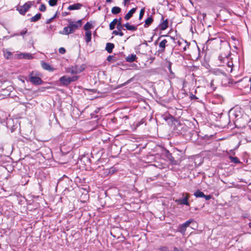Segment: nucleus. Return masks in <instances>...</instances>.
<instances>
[{
  "label": "nucleus",
  "instance_id": "nucleus-1",
  "mask_svg": "<svg viewBox=\"0 0 251 251\" xmlns=\"http://www.w3.org/2000/svg\"><path fill=\"white\" fill-rule=\"evenodd\" d=\"M82 25V20H79L76 22L70 21L67 26L64 27L62 31H60L59 33L62 35H69L73 33Z\"/></svg>",
  "mask_w": 251,
  "mask_h": 251
},
{
  "label": "nucleus",
  "instance_id": "nucleus-2",
  "mask_svg": "<svg viewBox=\"0 0 251 251\" xmlns=\"http://www.w3.org/2000/svg\"><path fill=\"white\" fill-rule=\"evenodd\" d=\"M29 80L36 85H40L43 83L39 74L36 72H32L29 75Z\"/></svg>",
  "mask_w": 251,
  "mask_h": 251
},
{
  "label": "nucleus",
  "instance_id": "nucleus-3",
  "mask_svg": "<svg viewBox=\"0 0 251 251\" xmlns=\"http://www.w3.org/2000/svg\"><path fill=\"white\" fill-rule=\"evenodd\" d=\"M34 1H28L25 2L23 5L19 6L17 8V10L21 15H25L26 12L30 9V8L33 5Z\"/></svg>",
  "mask_w": 251,
  "mask_h": 251
},
{
  "label": "nucleus",
  "instance_id": "nucleus-4",
  "mask_svg": "<svg viewBox=\"0 0 251 251\" xmlns=\"http://www.w3.org/2000/svg\"><path fill=\"white\" fill-rule=\"evenodd\" d=\"M78 79V76H74L72 77H68L67 76H63L59 79V81L62 85L67 86L72 82L76 81Z\"/></svg>",
  "mask_w": 251,
  "mask_h": 251
},
{
  "label": "nucleus",
  "instance_id": "nucleus-5",
  "mask_svg": "<svg viewBox=\"0 0 251 251\" xmlns=\"http://www.w3.org/2000/svg\"><path fill=\"white\" fill-rule=\"evenodd\" d=\"M182 195L183 198L176 200L175 202L179 205H189V202L188 201L190 196L189 194L188 193H183Z\"/></svg>",
  "mask_w": 251,
  "mask_h": 251
},
{
  "label": "nucleus",
  "instance_id": "nucleus-6",
  "mask_svg": "<svg viewBox=\"0 0 251 251\" xmlns=\"http://www.w3.org/2000/svg\"><path fill=\"white\" fill-rule=\"evenodd\" d=\"M192 221L193 220L190 219L183 224L180 225L178 227V231L180 232L182 235H184L186 230V228L189 226Z\"/></svg>",
  "mask_w": 251,
  "mask_h": 251
},
{
  "label": "nucleus",
  "instance_id": "nucleus-7",
  "mask_svg": "<svg viewBox=\"0 0 251 251\" xmlns=\"http://www.w3.org/2000/svg\"><path fill=\"white\" fill-rule=\"evenodd\" d=\"M85 69L83 65L80 66H75L69 69V72L72 74H77L83 71Z\"/></svg>",
  "mask_w": 251,
  "mask_h": 251
},
{
  "label": "nucleus",
  "instance_id": "nucleus-8",
  "mask_svg": "<svg viewBox=\"0 0 251 251\" xmlns=\"http://www.w3.org/2000/svg\"><path fill=\"white\" fill-rule=\"evenodd\" d=\"M250 82V79L248 77H245L237 82V83L238 86L240 87V89H242V88L248 87L249 86Z\"/></svg>",
  "mask_w": 251,
  "mask_h": 251
},
{
  "label": "nucleus",
  "instance_id": "nucleus-9",
  "mask_svg": "<svg viewBox=\"0 0 251 251\" xmlns=\"http://www.w3.org/2000/svg\"><path fill=\"white\" fill-rule=\"evenodd\" d=\"M82 7V4L80 3H76L70 5L68 7L69 10H79Z\"/></svg>",
  "mask_w": 251,
  "mask_h": 251
},
{
  "label": "nucleus",
  "instance_id": "nucleus-10",
  "mask_svg": "<svg viewBox=\"0 0 251 251\" xmlns=\"http://www.w3.org/2000/svg\"><path fill=\"white\" fill-rule=\"evenodd\" d=\"M41 66L42 67L46 70H48L50 72H53L54 70V69L52 67L50 64L42 61L41 62Z\"/></svg>",
  "mask_w": 251,
  "mask_h": 251
},
{
  "label": "nucleus",
  "instance_id": "nucleus-11",
  "mask_svg": "<svg viewBox=\"0 0 251 251\" xmlns=\"http://www.w3.org/2000/svg\"><path fill=\"white\" fill-rule=\"evenodd\" d=\"M136 8H133L130 10L128 11V12L125 15V19L126 20H128L133 15V14L136 11Z\"/></svg>",
  "mask_w": 251,
  "mask_h": 251
},
{
  "label": "nucleus",
  "instance_id": "nucleus-12",
  "mask_svg": "<svg viewBox=\"0 0 251 251\" xmlns=\"http://www.w3.org/2000/svg\"><path fill=\"white\" fill-rule=\"evenodd\" d=\"M92 39V32L91 31H85V40L86 42L88 44Z\"/></svg>",
  "mask_w": 251,
  "mask_h": 251
},
{
  "label": "nucleus",
  "instance_id": "nucleus-13",
  "mask_svg": "<svg viewBox=\"0 0 251 251\" xmlns=\"http://www.w3.org/2000/svg\"><path fill=\"white\" fill-rule=\"evenodd\" d=\"M18 57L19 58L30 59L32 58V55L30 53H21L18 54Z\"/></svg>",
  "mask_w": 251,
  "mask_h": 251
},
{
  "label": "nucleus",
  "instance_id": "nucleus-14",
  "mask_svg": "<svg viewBox=\"0 0 251 251\" xmlns=\"http://www.w3.org/2000/svg\"><path fill=\"white\" fill-rule=\"evenodd\" d=\"M136 58V55L135 54H132L126 57V60L128 62H132L135 61Z\"/></svg>",
  "mask_w": 251,
  "mask_h": 251
},
{
  "label": "nucleus",
  "instance_id": "nucleus-15",
  "mask_svg": "<svg viewBox=\"0 0 251 251\" xmlns=\"http://www.w3.org/2000/svg\"><path fill=\"white\" fill-rule=\"evenodd\" d=\"M114 47V45L113 43H108L106 44L105 49L108 53H111Z\"/></svg>",
  "mask_w": 251,
  "mask_h": 251
},
{
  "label": "nucleus",
  "instance_id": "nucleus-16",
  "mask_svg": "<svg viewBox=\"0 0 251 251\" xmlns=\"http://www.w3.org/2000/svg\"><path fill=\"white\" fill-rule=\"evenodd\" d=\"M167 43V41L166 39H164L160 42L159 44V47L161 49L160 50L161 51H164L165 50L166 45Z\"/></svg>",
  "mask_w": 251,
  "mask_h": 251
},
{
  "label": "nucleus",
  "instance_id": "nucleus-17",
  "mask_svg": "<svg viewBox=\"0 0 251 251\" xmlns=\"http://www.w3.org/2000/svg\"><path fill=\"white\" fill-rule=\"evenodd\" d=\"M124 26L126 27V28L130 31H135L137 29V27L130 25L128 23H126Z\"/></svg>",
  "mask_w": 251,
  "mask_h": 251
},
{
  "label": "nucleus",
  "instance_id": "nucleus-18",
  "mask_svg": "<svg viewBox=\"0 0 251 251\" xmlns=\"http://www.w3.org/2000/svg\"><path fill=\"white\" fill-rule=\"evenodd\" d=\"M153 21V20L152 17H150L148 18L145 22V24L144 25V27H148L152 23Z\"/></svg>",
  "mask_w": 251,
  "mask_h": 251
},
{
  "label": "nucleus",
  "instance_id": "nucleus-19",
  "mask_svg": "<svg viewBox=\"0 0 251 251\" xmlns=\"http://www.w3.org/2000/svg\"><path fill=\"white\" fill-rule=\"evenodd\" d=\"M41 14L40 13L36 14L34 16L30 18V21L35 22L40 19Z\"/></svg>",
  "mask_w": 251,
  "mask_h": 251
},
{
  "label": "nucleus",
  "instance_id": "nucleus-20",
  "mask_svg": "<svg viewBox=\"0 0 251 251\" xmlns=\"http://www.w3.org/2000/svg\"><path fill=\"white\" fill-rule=\"evenodd\" d=\"M118 20L117 19H114L109 24V28L110 30H113L115 28V25L117 24Z\"/></svg>",
  "mask_w": 251,
  "mask_h": 251
},
{
  "label": "nucleus",
  "instance_id": "nucleus-21",
  "mask_svg": "<svg viewBox=\"0 0 251 251\" xmlns=\"http://www.w3.org/2000/svg\"><path fill=\"white\" fill-rule=\"evenodd\" d=\"M194 195L196 198H203L205 196L204 193L199 190H197Z\"/></svg>",
  "mask_w": 251,
  "mask_h": 251
},
{
  "label": "nucleus",
  "instance_id": "nucleus-22",
  "mask_svg": "<svg viewBox=\"0 0 251 251\" xmlns=\"http://www.w3.org/2000/svg\"><path fill=\"white\" fill-rule=\"evenodd\" d=\"M121 11V8L119 7L115 6L112 8L111 12L113 14H119Z\"/></svg>",
  "mask_w": 251,
  "mask_h": 251
},
{
  "label": "nucleus",
  "instance_id": "nucleus-23",
  "mask_svg": "<svg viewBox=\"0 0 251 251\" xmlns=\"http://www.w3.org/2000/svg\"><path fill=\"white\" fill-rule=\"evenodd\" d=\"M168 27V22L167 20L163 21L160 25V29L164 30H165Z\"/></svg>",
  "mask_w": 251,
  "mask_h": 251
},
{
  "label": "nucleus",
  "instance_id": "nucleus-24",
  "mask_svg": "<svg viewBox=\"0 0 251 251\" xmlns=\"http://www.w3.org/2000/svg\"><path fill=\"white\" fill-rule=\"evenodd\" d=\"M4 56L6 58L10 59L12 57V54L11 52L6 50L4 51Z\"/></svg>",
  "mask_w": 251,
  "mask_h": 251
},
{
  "label": "nucleus",
  "instance_id": "nucleus-25",
  "mask_svg": "<svg viewBox=\"0 0 251 251\" xmlns=\"http://www.w3.org/2000/svg\"><path fill=\"white\" fill-rule=\"evenodd\" d=\"M92 27V25L89 22H87L84 26V29L85 30V31H90L89 29H91Z\"/></svg>",
  "mask_w": 251,
  "mask_h": 251
},
{
  "label": "nucleus",
  "instance_id": "nucleus-26",
  "mask_svg": "<svg viewBox=\"0 0 251 251\" xmlns=\"http://www.w3.org/2000/svg\"><path fill=\"white\" fill-rule=\"evenodd\" d=\"M229 159L231 162H233L235 164H238L240 163V161L239 160L238 158L236 157L229 156Z\"/></svg>",
  "mask_w": 251,
  "mask_h": 251
},
{
  "label": "nucleus",
  "instance_id": "nucleus-27",
  "mask_svg": "<svg viewBox=\"0 0 251 251\" xmlns=\"http://www.w3.org/2000/svg\"><path fill=\"white\" fill-rule=\"evenodd\" d=\"M212 73L215 75H220L223 74V73L218 69H215L212 70Z\"/></svg>",
  "mask_w": 251,
  "mask_h": 251
},
{
  "label": "nucleus",
  "instance_id": "nucleus-28",
  "mask_svg": "<svg viewBox=\"0 0 251 251\" xmlns=\"http://www.w3.org/2000/svg\"><path fill=\"white\" fill-rule=\"evenodd\" d=\"M57 0H49V4L50 6H54L57 4Z\"/></svg>",
  "mask_w": 251,
  "mask_h": 251
},
{
  "label": "nucleus",
  "instance_id": "nucleus-29",
  "mask_svg": "<svg viewBox=\"0 0 251 251\" xmlns=\"http://www.w3.org/2000/svg\"><path fill=\"white\" fill-rule=\"evenodd\" d=\"M112 33L116 35H119L120 36H123L124 35V33L119 30H114Z\"/></svg>",
  "mask_w": 251,
  "mask_h": 251
},
{
  "label": "nucleus",
  "instance_id": "nucleus-30",
  "mask_svg": "<svg viewBox=\"0 0 251 251\" xmlns=\"http://www.w3.org/2000/svg\"><path fill=\"white\" fill-rule=\"evenodd\" d=\"M121 18L119 19V22L118 23L117 25V28L118 29V30H119L121 31L122 28V25L121 23Z\"/></svg>",
  "mask_w": 251,
  "mask_h": 251
},
{
  "label": "nucleus",
  "instance_id": "nucleus-31",
  "mask_svg": "<svg viewBox=\"0 0 251 251\" xmlns=\"http://www.w3.org/2000/svg\"><path fill=\"white\" fill-rule=\"evenodd\" d=\"M46 6L45 4H42L40 5V7L39 8V10L41 12H44L46 11Z\"/></svg>",
  "mask_w": 251,
  "mask_h": 251
},
{
  "label": "nucleus",
  "instance_id": "nucleus-32",
  "mask_svg": "<svg viewBox=\"0 0 251 251\" xmlns=\"http://www.w3.org/2000/svg\"><path fill=\"white\" fill-rule=\"evenodd\" d=\"M144 12H145V10L144 8L140 10V14H139V18L140 20H141L142 18V17H143Z\"/></svg>",
  "mask_w": 251,
  "mask_h": 251
},
{
  "label": "nucleus",
  "instance_id": "nucleus-33",
  "mask_svg": "<svg viewBox=\"0 0 251 251\" xmlns=\"http://www.w3.org/2000/svg\"><path fill=\"white\" fill-rule=\"evenodd\" d=\"M59 52L61 54H64V53H65L66 50H65V49L64 48H62H62H60L59 49Z\"/></svg>",
  "mask_w": 251,
  "mask_h": 251
},
{
  "label": "nucleus",
  "instance_id": "nucleus-34",
  "mask_svg": "<svg viewBox=\"0 0 251 251\" xmlns=\"http://www.w3.org/2000/svg\"><path fill=\"white\" fill-rule=\"evenodd\" d=\"M27 32V29L26 28H24V29H23L21 32H20V34L21 35H25L26 33Z\"/></svg>",
  "mask_w": 251,
  "mask_h": 251
},
{
  "label": "nucleus",
  "instance_id": "nucleus-35",
  "mask_svg": "<svg viewBox=\"0 0 251 251\" xmlns=\"http://www.w3.org/2000/svg\"><path fill=\"white\" fill-rule=\"evenodd\" d=\"M56 14H55L53 17H52V18H51L49 20H48L47 21V23H50L53 19H54L55 18H56Z\"/></svg>",
  "mask_w": 251,
  "mask_h": 251
},
{
  "label": "nucleus",
  "instance_id": "nucleus-36",
  "mask_svg": "<svg viewBox=\"0 0 251 251\" xmlns=\"http://www.w3.org/2000/svg\"><path fill=\"white\" fill-rule=\"evenodd\" d=\"M203 198H204L206 200H209L211 198V196L210 195H205Z\"/></svg>",
  "mask_w": 251,
  "mask_h": 251
},
{
  "label": "nucleus",
  "instance_id": "nucleus-37",
  "mask_svg": "<svg viewBox=\"0 0 251 251\" xmlns=\"http://www.w3.org/2000/svg\"><path fill=\"white\" fill-rule=\"evenodd\" d=\"M191 99H198V98L196 97V96H195V95H193V94H192V95H191Z\"/></svg>",
  "mask_w": 251,
  "mask_h": 251
},
{
  "label": "nucleus",
  "instance_id": "nucleus-38",
  "mask_svg": "<svg viewBox=\"0 0 251 251\" xmlns=\"http://www.w3.org/2000/svg\"><path fill=\"white\" fill-rule=\"evenodd\" d=\"M227 65L229 67H231L233 66V63L232 62H228Z\"/></svg>",
  "mask_w": 251,
  "mask_h": 251
},
{
  "label": "nucleus",
  "instance_id": "nucleus-39",
  "mask_svg": "<svg viewBox=\"0 0 251 251\" xmlns=\"http://www.w3.org/2000/svg\"><path fill=\"white\" fill-rule=\"evenodd\" d=\"M130 0H124V3L126 5V2H128L130 1Z\"/></svg>",
  "mask_w": 251,
  "mask_h": 251
},
{
  "label": "nucleus",
  "instance_id": "nucleus-40",
  "mask_svg": "<svg viewBox=\"0 0 251 251\" xmlns=\"http://www.w3.org/2000/svg\"><path fill=\"white\" fill-rule=\"evenodd\" d=\"M67 14V13L66 12H65V13H63V16H65Z\"/></svg>",
  "mask_w": 251,
  "mask_h": 251
},
{
  "label": "nucleus",
  "instance_id": "nucleus-41",
  "mask_svg": "<svg viewBox=\"0 0 251 251\" xmlns=\"http://www.w3.org/2000/svg\"><path fill=\"white\" fill-rule=\"evenodd\" d=\"M249 226L250 227H251V222L250 223H249Z\"/></svg>",
  "mask_w": 251,
  "mask_h": 251
},
{
  "label": "nucleus",
  "instance_id": "nucleus-42",
  "mask_svg": "<svg viewBox=\"0 0 251 251\" xmlns=\"http://www.w3.org/2000/svg\"><path fill=\"white\" fill-rule=\"evenodd\" d=\"M106 2H111V0H106Z\"/></svg>",
  "mask_w": 251,
  "mask_h": 251
},
{
  "label": "nucleus",
  "instance_id": "nucleus-43",
  "mask_svg": "<svg viewBox=\"0 0 251 251\" xmlns=\"http://www.w3.org/2000/svg\"><path fill=\"white\" fill-rule=\"evenodd\" d=\"M100 110V108H98V111L97 110H96V113H98V111Z\"/></svg>",
  "mask_w": 251,
  "mask_h": 251
},
{
  "label": "nucleus",
  "instance_id": "nucleus-44",
  "mask_svg": "<svg viewBox=\"0 0 251 251\" xmlns=\"http://www.w3.org/2000/svg\"><path fill=\"white\" fill-rule=\"evenodd\" d=\"M108 58H109V59H107V60H109V59H110V56H108Z\"/></svg>",
  "mask_w": 251,
  "mask_h": 251
},
{
  "label": "nucleus",
  "instance_id": "nucleus-45",
  "mask_svg": "<svg viewBox=\"0 0 251 251\" xmlns=\"http://www.w3.org/2000/svg\"><path fill=\"white\" fill-rule=\"evenodd\" d=\"M108 58H109V59H107V60H109V59H110V56H108Z\"/></svg>",
  "mask_w": 251,
  "mask_h": 251
},
{
  "label": "nucleus",
  "instance_id": "nucleus-46",
  "mask_svg": "<svg viewBox=\"0 0 251 251\" xmlns=\"http://www.w3.org/2000/svg\"><path fill=\"white\" fill-rule=\"evenodd\" d=\"M108 58H109V59H107V60H109V59H110V56H108Z\"/></svg>",
  "mask_w": 251,
  "mask_h": 251
},
{
  "label": "nucleus",
  "instance_id": "nucleus-47",
  "mask_svg": "<svg viewBox=\"0 0 251 251\" xmlns=\"http://www.w3.org/2000/svg\"><path fill=\"white\" fill-rule=\"evenodd\" d=\"M108 58H109V59H107V60H109V59H110V56H108Z\"/></svg>",
  "mask_w": 251,
  "mask_h": 251
},
{
  "label": "nucleus",
  "instance_id": "nucleus-48",
  "mask_svg": "<svg viewBox=\"0 0 251 251\" xmlns=\"http://www.w3.org/2000/svg\"><path fill=\"white\" fill-rule=\"evenodd\" d=\"M40 0H39L38 1H37V3H39L40 2Z\"/></svg>",
  "mask_w": 251,
  "mask_h": 251
}]
</instances>
